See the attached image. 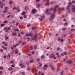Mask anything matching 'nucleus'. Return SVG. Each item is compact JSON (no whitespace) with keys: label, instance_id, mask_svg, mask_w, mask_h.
I'll return each instance as SVG.
<instances>
[{"label":"nucleus","instance_id":"4d7b16f0","mask_svg":"<svg viewBox=\"0 0 75 75\" xmlns=\"http://www.w3.org/2000/svg\"><path fill=\"white\" fill-rule=\"evenodd\" d=\"M53 59H56V57H53Z\"/></svg>","mask_w":75,"mask_h":75},{"label":"nucleus","instance_id":"774afa93","mask_svg":"<svg viewBox=\"0 0 75 75\" xmlns=\"http://www.w3.org/2000/svg\"><path fill=\"white\" fill-rule=\"evenodd\" d=\"M52 10H53V9L52 8H50V11H52Z\"/></svg>","mask_w":75,"mask_h":75},{"label":"nucleus","instance_id":"b1692460","mask_svg":"<svg viewBox=\"0 0 75 75\" xmlns=\"http://www.w3.org/2000/svg\"><path fill=\"white\" fill-rule=\"evenodd\" d=\"M44 56L42 55V56H41L40 58H41V59H42V58H44Z\"/></svg>","mask_w":75,"mask_h":75},{"label":"nucleus","instance_id":"de8ad7c7","mask_svg":"<svg viewBox=\"0 0 75 75\" xmlns=\"http://www.w3.org/2000/svg\"><path fill=\"white\" fill-rule=\"evenodd\" d=\"M72 3H75V1H72Z\"/></svg>","mask_w":75,"mask_h":75},{"label":"nucleus","instance_id":"5701e85b","mask_svg":"<svg viewBox=\"0 0 75 75\" xmlns=\"http://www.w3.org/2000/svg\"><path fill=\"white\" fill-rule=\"evenodd\" d=\"M30 50H33V46H30Z\"/></svg>","mask_w":75,"mask_h":75},{"label":"nucleus","instance_id":"49530a36","mask_svg":"<svg viewBox=\"0 0 75 75\" xmlns=\"http://www.w3.org/2000/svg\"><path fill=\"white\" fill-rule=\"evenodd\" d=\"M7 23V21H4V23L5 24H6V23Z\"/></svg>","mask_w":75,"mask_h":75},{"label":"nucleus","instance_id":"3c124183","mask_svg":"<svg viewBox=\"0 0 75 75\" xmlns=\"http://www.w3.org/2000/svg\"><path fill=\"white\" fill-rule=\"evenodd\" d=\"M25 36L26 37H28V36H29V34H27L25 35Z\"/></svg>","mask_w":75,"mask_h":75},{"label":"nucleus","instance_id":"a211bd4d","mask_svg":"<svg viewBox=\"0 0 75 75\" xmlns=\"http://www.w3.org/2000/svg\"><path fill=\"white\" fill-rule=\"evenodd\" d=\"M75 30V29H71L70 31H74Z\"/></svg>","mask_w":75,"mask_h":75},{"label":"nucleus","instance_id":"20e7f679","mask_svg":"<svg viewBox=\"0 0 75 75\" xmlns=\"http://www.w3.org/2000/svg\"><path fill=\"white\" fill-rule=\"evenodd\" d=\"M55 55L54 54H51L49 55V58H52L53 57H54Z\"/></svg>","mask_w":75,"mask_h":75},{"label":"nucleus","instance_id":"c9c22d12","mask_svg":"<svg viewBox=\"0 0 75 75\" xmlns=\"http://www.w3.org/2000/svg\"><path fill=\"white\" fill-rule=\"evenodd\" d=\"M64 72L63 71H61V74L62 75H64Z\"/></svg>","mask_w":75,"mask_h":75},{"label":"nucleus","instance_id":"79ce46f5","mask_svg":"<svg viewBox=\"0 0 75 75\" xmlns=\"http://www.w3.org/2000/svg\"><path fill=\"white\" fill-rule=\"evenodd\" d=\"M39 21H42V19L41 18H41H39Z\"/></svg>","mask_w":75,"mask_h":75},{"label":"nucleus","instance_id":"13d9d810","mask_svg":"<svg viewBox=\"0 0 75 75\" xmlns=\"http://www.w3.org/2000/svg\"><path fill=\"white\" fill-rule=\"evenodd\" d=\"M2 74V71H0V75H1V74Z\"/></svg>","mask_w":75,"mask_h":75},{"label":"nucleus","instance_id":"473e14b6","mask_svg":"<svg viewBox=\"0 0 75 75\" xmlns=\"http://www.w3.org/2000/svg\"><path fill=\"white\" fill-rule=\"evenodd\" d=\"M24 9L25 10H28V8H27V7H25V8Z\"/></svg>","mask_w":75,"mask_h":75},{"label":"nucleus","instance_id":"f3484780","mask_svg":"<svg viewBox=\"0 0 75 75\" xmlns=\"http://www.w3.org/2000/svg\"><path fill=\"white\" fill-rule=\"evenodd\" d=\"M8 70L9 71H11L12 70V68L11 67H10L8 69Z\"/></svg>","mask_w":75,"mask_h":75},{"label":"nucleus","instance_id":"4be33fe9","mask_svg":"<svg viewBox=\"0 0 75 75\" xmlns=\"http://www.w3.org/2000/svg\"><path fill=\"white\" fill-rule=\"evenodd\" d=\"M35 69H33V70L32 72H33V73H34V72H35Z\"/></svg>","mask_w":75,"mask_h":75},{"label":"nucleus","instance_id":"f257e3e1","mask_svg":"<svg viewBox=\"0 0 75 75\" xmlns=\"http://www.w3.org/2000/svg\"><path fill=\"white\" fill-rule=\"evenodd\" d=\"M37 35H34V37H33V38H31V40H35V41H37Z\"/></svg>","mask_w":75,"mask_h":75},{"label":"nucleus","instance_id":"6e6552de","mask_svg":"<svg viewBox=\"0 0 75 75\" xmlns=\"http://www.w3.org/2000/svg\"><path fill=\"white\" fill-rule=\"evenodd\" d=\"M32 13L33 14H34L35 11H36V10H35V9H33L32 10Z\"/></svg>","mask_w":75,"mask_h":75},{"label":"nucleus","instance_id":"338daca9","mask_svg":"<svg viewBox=\"0 0 75 75\" xmlns=\"http://www.w3.org/2000/svg\"><path fill=\"white\" fill-rule=\"evenodd\" d=\"M47 50H48V49H50V47H47Z\"/></svg>","mask_w":75,"mask_h":75},{"label":"nucleus","instance_id":"7c9ffc66","mask_svg":"<svg viewBox=\"0 0 75 75\" xmlns=\"http://www.w3.org/2000/svg\"><path fill=\"white\" fill-rule=\"evenodd\" d=\"M27 41H30V38H27Z\"/></svg>","mask_w":75,"mask_h":75},{"label":"nucleus","instance_id":"423d86ee","mask_svg":"<svg viewBox=\"0 0 75 75\" xmlns=\"http://www.w3.org/2000/svg\"><path fill=\"white\" fill-rule=\"evenodd\" d=\"M54 17H55V15L54 14H52L51 16V19H53L54 18Z\"/></svg>","mask_w":75,"mask_h":75},{"label":"nucleus","instance_id":"f8f14e48","mask_svg":"<svg viewBox=\"0 0 75 75\" xmlns=\"http://www.w3.org/2000/svg\"><path fill=\"white\" fill-rule=\"evenodd\" d=\"M16 35H17V34H16V33H13L12 34V35H13V36H16Z\"/></svg>","mask_w":75,"mask_h":75},{"label":"nucleus","instance_id":"6ab92c4d","mask_svg":"<svg viewBox=\"0 0 75 75\" xmlns=\"http://www.w3.org/2000/svg\"><path fill=\"white\" fill-rule=\"evenodd\" d=\"M29 35L30 36V37H31V36L33 35V34L30 33L29 34Z\"/></svg>","mask_w":75,"mask_h":75},{"label":"nucleus","instance_id":"0eeeda50","mask_svg":"<svg viewBox=\"0 0 75 75\" xmlns=\"http://www.w3.org/2000/svg\"><path fill=\"white\" fill-rule=\"evenodd\" d=\"M67 63H68L69 64H71L73 63V61L69 60L67 62Z\"/></svg>","mask_w":75,"mask_h":75},{"label":"nucleus","instance_id":"69168bd1","mask_svg":"<svg viewBox=\"0 0 75 75\" xmlns=\"http://www.w3.org/2000/svg\"><path fill=\"white\" fill-rule=\"evenodd\" d=\"M13 10H16V7H14V8H13Z\"/></svg>","mask_w":75,"mask_h":75},{"label":"nucleus","instance_id":"bb28decb","mask_svg":"<svg viewBox=\"0 0 75 75\" xmlns=\"http://www.w3.org/2000/svg\"><path fill=\"white\" fill-rule=\"evenodd\" d=\"M0 25H1V27H3V26H4V24H1Z\"/></svg>","mask_w":75,"mask_h":75},{"label":"nucleus","instance_id":"09e8293b","mask_svg":"<svg viewBox=\"0 0 75 75\" xmlns=\"http://www.w3.org/2000/svg\"><path fill=\"white\" fill-rule=\"evenodd\" d=\"M4 8L5 10H7L8 8H7V7H5Z\"/></svg>","mask_w":75,"mask_h":75},{"label":"nucleus","instance_id":"052dcab7","mask_svg":"<svg viewBox=\"0 0 75 75\" xmlns=\"http://www.w3.org/2000/svg\"><path fill=\"white\" fill-rule=\"evenodd\" d=\"M62 18H64V17H65V16L64 15H62Z\"/></svg>","mask_w":75,"mask_h":75},{"label":"nucleus","instance_id":"7ed1b4c3","mask_svg":"<svg viewBox=\"0 0 75 75\" xmlns=\"http://www.w3.org/2000/svg\"><path fill=\"white\" fill-rule=\"evenodd\" d=\"M71 7L72 8V10L75 13V7L74 5H71Z\"/></svg>","mask_w":75,"mask_h":75},{"label":"nucleus","instance_id":"ddd939ff","mask_svg":"<svg viewBox=\"0 0 75 75\" xmlns=\"http://www.w3.org/2000/svg\"><path fill=\"white\" fill-rule=\"evenodd\" d=\"M62 31H65L66 30V28H62Z\"/></svg>","mask_w":75,"mask_h":75},{"label":"nucleus","instance_id":"aec40b11","mask_svg":"<svg viewBox=\"0 0 75 75\" xmlns=\"http://www.w3.org/2000/svg\"><path fill=\"white\" fill-rule=\"evenodd\" d=\"M10 55L8 54L7 57V58H10Z\"/></svg>","mask_w":75,"mask_h":75},{"label":"nucleus","instance_id":"cd10ccee","mask_svg":"<svg viewBox=\"0 0 75 75\" xmlns=\"http://www.w3.org/2000/svg\"><path fill=\"white\" fill-rule=\"evenodd\" d=\"M44 67H45V68H47V67H48V66L46 64H45L44 65Z\"/></svg>","mask_w":75,"mask_h":75},{"label":"nucleus","instance_id":"0e129e2a","mask_svg":"<svg viewBox=\"0 0 75 75\" xmlns=\"http://www.w3.org/2000/svg\"><path fill=\"white\" fill-rule=\"evenodd\" d=\"M59 71V68H57V70H56L57 72H58V71Z\"/></svg>","mask_w":75,"mask_h":75},{"label":"nucleus","instance_id":"2eb2a0df","mask_svg":"<svg viewBox=\"0 0 75 75\" xmlns=\"http://www.w3.org/2000/svg\"><path fill=\"white\" fill-rule=\"evenodd\" d=\"M40 6V5L39 4H38L36 5V7H37V8H38V7H39Z\"/></svg>","mask_w":75,"mask_h":75},{"label":"nucleus","instance_id":"412c9836","mask_svg":"<svg viewBox=\"0 0 75 75\" xmlns=\"http://www.w3.org/2000/svg\"><path fill=\"white\" fill-rule=\"evenodd\" d=\"M67 23H65L64 24V26H67Z\"/></svg>","mask_w":75,"mask_h":75},{"label":"nucleus","instance_id":"9d476101","mask_svg":"<svg viewBox=\"0 0 75 75\" xmlns=\"http://www.w3.org/2000/svg\"><path fill=\"white\" fill-rule=\"evenodd\" d=\"M70 7H71L70 6H68L66 8L67 10H69Z\"/></svg>","mask_w":75,"mask_h":75},{"label":"nucleus","instance_id":"1a4fd4ad","mask_svg":"<svg viewBox=\"0 0 75 75\" xmlns=\"http://www.w3.org/2000/svg\"><path fill=\"white\" fill-rule=\"evenodd\" d=\"M50 67H51V68L52 69H53V70H54V69H55V68H54V67L53 66H52L51 65H50Z\"/></svg>","mask_w":75,"mask_h":75},{"label":"nucleus","instance_id":"e2e57ef3","mask_svg":"<svg viewBox=\"0 0 75 75\" xmlns=\"http://www.w3.org/2000/svg\"><path fill=\"white\" fill-rule=\"evenodd\" d=\"M69 5H71V4H72V3H71V2H69Z\"/></svg>","mask_w":75,"mask_h":75},{"label":"nucleus","instance_id":"603ef678","mask_svg":"<svg viewBox=\"0 0 75 75\" xmlns=\"http://www.w3.org/2000/svg\"><path fill=\"white\" fill-rule=\"evenodd\" d=\"M30 25H31L30 24L27 25V26H28V27H30Z\"/></svg>","mask_w":75,"mask_h":75},{"label":"nucleus","instance_id":"dca6fc26","mask_svg":"<svg viewBox=\"0 0 75 75\" xmlns=\"http://www.w3.org/2000/svg\"><path fill=\"white\" fill-rule=\"evenodd\" d=\"M0 7L1 8H3V4H0Z\"/></svg>","mask_w":75,"mask_h":75},{"label":"nucleus","instance_id":"72a5a7b5","mask_svg":"<svg viewBox=\"0 0 75 75\" xmlns=\"http://www.w3.org/2000/svg\"><path fill=\"white\" fill-rule=\"evenodd\" d=\"M0 70L1 71H2V70H3V67H0Z\"/></svg>","mask_w":75,"mask_h":75},{"label":"nucleus","instance_id":"5fc2aeb1","mask_svg":"<svg viewBox=\"0 0 75 75\" xmlns=\"http://www.w3.org/2000/svg\"><path fill=\"white\" fill-rule=\"evenodd\" d=\"M63 54L64 55H66V54H67V53H66V52H64Z\"/></svg>","mask_w":75,"mask_h":75},{"label":"nucleus","instance_id":"ea45409f","mask_svg":"<svg viewBox=\"0 0 75 75\" xmlns=\"http://www.w3.org/2000/svg\"><path fill=\"white\" fill-rule=\"evenodd\" d=\"M10 64H13L14 63V62L13 61H11V62H10Z\"/></svg>","mask_w":75,"mask_h":75},{"label":"nucleus","instance_id":"f03ea898","mask_svg":"<svg viewBox=\"0 0 75 75\" xmlns=\"http://www.w3.org/2000/svg\"><path fill=\"white\" fill-rule=\"evenodd\" d=\"M11 29V28H10V27L4 28V30H5V32H7L8 30H10Z\"/></svg>","mask_w":75,"mask_h":75},{"label":"nucleus","instance_id":"37998d69","mask_svg":"<svg viewBox=\"0 0 75 75\" xmlns=\"http://www.w3.org/2000/svg\"><path fill=\"white\" fill-rule=\"evenodd\" d=\"M17 9L18 10V12H19V11H20V10L18 9V8H17Z\"/></svg>","mask_w":75,"mask_h":75},{"label":"nucleus","instance_id":"680f3d73","mask_svg":"<svg viewBox=\"0 0 75 75\" xmlns=\"http://www.w3.org/2000/svg\"><path fill=\"white\" fill-rule=\"evenodd\" d=\"M27 16H26V15H24V16H23V18H26V17Z\"/></svg>","mask_w":75,"mask_h":75},{"label":"nucleus","instance_id":"39448f33","mask_svg":"<svg viewBox=\"0 0 75 75\" xmlns=\"http://www.w3.org/2000/svg\"><path fill=\"white\" fill-rule=\"evenodd\" d=\"M48 11H49V10L48 9H47L46 11H45V13H46V14H51V13L48 12Z\"/></svg>","mask_w":75,"mask_h":75},{"label":"nucleus","instance_id":"c03bdc74","mask_svg":"<svg viewBox=\"0 0 75 75\" xmlns=\"http://www.w3.org/2000/svg\"><path fill=\"white\" fill-rule=\"evenodd\" d=\"M58 6H55V8H56V9H57V8H58Z\"/></svg>","mask_w":75,"mask_h":75},{"label":"nucleus","instance_id":"f704fd0d","mask_svg":"<svg viewBox=\"0 0 75 75\" xmlns=\"http://www.w3.org/2000/svg\"><path fill=\"white\" fill-rule=\"evenodd\" d=\"M33 48L34 50H36V49H37V47L35 46H34Z\"/></svg>","mask_w":75,"mask_h":75},{"label":"nucleus","instance_id":"864d4df0","mask_svg":"<svg viewBox=\"0 0 75 75\" xmlns=\"http://www.w3.org/2000/svg\"><path fill=\"white\" fill-rule=\"evenodd\" d=\"M56 8H54V12H55V11L56 10Z\"/></svg>","mask_w":75,"mask_h":75},{"label":"nucleus","instance_id":"58836bf2","mask_svg":"<svg viewBox=\"0 0 75 75\" xmlns=\"http://www.w3.org/2000/svg\"><path fill=\"white\" fill-rule=\"evenodd\" d=\"M57 50H60V48L59 47H57Z\"/></svg>","mask_w":75,"mask_h":75},{"label":"nucleus","instance_id":"2f4dec72","mask_svg":"<svg viewBox=\"0 0 75 75\" xmlns=\"http://www.w3.org/2000/svg\"><path fill=\"white\" fill-rule=\"evenodd\" d=\"M65 61H66V59H65L64 58L63 59V62H65Z\"/></svg>","mask_w":75,"mask_h":75},{"label":"nucleus","instance_id":"4468645a","mask_svg":"<svg viewBox=\"0 0 75 75\" xmlns=\"http://www.w3.org/2000/svg\"><path fill=\"white\" fill-rule=\"evenodd\" d=\"M13 4V1H10L9 2V4Z\"/></svg>","mask_w":75,"mask_h":75},{"label":"nucleus","instance_id":"8fccbe9b","mask_svg":"<svg viewBox=\"0 0 75 75\" xmlns=\"http://www.w3.org/2000/svg\"><path fill=\"white\" fill-rule=\"evenodd\" d=\"M40 1V0H36V2H39Z\"/></svg>","mask_w":75,"mask_h":75},{"label":"nucleus","instance_id":"a878e982","mask_svg":"<svg viewBox=\"0 0 75 75\" xmlns=\"http://www.w3.org/2000/svg\"><path fill=\"white\" fill-rule=\"evenodd\" d=\"M33 61H34V60H31L30 61H29V62L30 63H32V62H33Z\"/></svg>","mask_w":75,"mask_h":75},{"label":"nucleus","instance_id":"bf43d9fd","mask_svg":"<svg viewBox=\"0 0 75 75\" xmlns=\"http://www.w3.org/2000/svg\"><path fill=\"white\" fill-rule=\"evenodd\" d=\"M7 48L6 47H4L3 48L4 50H7Z\"/></svg>","mask_w":75,"mask_h":75},{"label":"nucleus","instance_id":"393cba45","mask_svg":"<svg viewBox=\"0 0 75 75\" xmlns=\"http://www.w3.org/2000/svg\"><path fill=\"white\" fill-rule=\"evenodd\" d=\"M50 4H54V2L53 1H52L50 2Z\"/></svg>","mask_w":75,"mask_h":75},{"label":"nucleus","instance_id":"c756f323","mask_svg":"<svg viewBox=\"0 0 75 75\" xmlns=\"http://www.w3.org/2000/svg\"><path fill=\"white\" fill-rule=\"evenodd\" d=\"M21 74H22V75H25V73L24 72H22L21 73Z\"/></svg>","mask_w":75,"mask_h":75},{"label":"nucleus","instance_id":"6e6d98bb","mask_svg":"<svg viewBox=\"0 0 75 75\" xmlns=\"http://www.w3.org/2000/svg\"><path fill=\"white\" fill-rule=\"evenodd\" d=\"M15 30L16 31H19V30L18 29H15Z\"/></svg>","mask_w":75,"mask_h":75},{"label":"nucleus","instance_id":"c85d7f7f","mask_svg":"<svg viewBox=\"0 0 75 75\" xmlns=\"http://www.w3.org/2000/svg\"><path fill=\"white\" fill-rule=\"evenodd\" d=\"M35 29V27H33L32 28V30H34Z\"/></svg>","mask_w":75,"mask_h":75},{"label":"nucleus","instance_id":"4c0bfd02","mask_svg":"<svg viewBox=\"0 0 75 75\" xmlns=\"http://www.w3.org/2000/svg\"><path fill=\"white\" fill-rule=\"evenodd\" d=\"M73 35L74 34H72L71 35H69V37H72V35Z\"/></svg>","mask_w":75,"mask_h":75},{"label":"nucleus","instance_id":"a19ab883","mask_svg":"<svg viewBox=\"0 0 75 75\" xmlns=\"http://www.w3.org/2000/svg\"><path fill=\"white\" fill-rule=\"evenodd\" d=\"M44 18V16H42L41 17V18L42 19H43V18Z\"/></svg>","mask_w":75,"mask_h":75},{"label":"nucleus","instance_id":"9b49d317","mask_svg":"<svg viewBox=\"0 0 75 75\" xmlns=\"http://www.w3.org/2000/svg\"><path fill=\"white\" fill-rule=\"evenodd\" d=\"M25 14V12L23 11L22 13H21L22 16H23V15H24Z\"/></svg>","mask_w":75,"mask_h":75},{"label":"nucleus","instance_id":"a18cd8bd","mask_svg":"<svg viewBox=\"0 0 75 75\" xmlns=\"http://www.w3.org/2000/svg\"><path fill=\"white\" fill-rule=\"evenodd\" d=\"M3 50L2 49L0 50V52H3Z\"/></svg>","mask_w":75,"mask_h":75},{"label":"nucleus","instance_id":"e433bc0d","mask_svg":"<svg viewBox=\"0 0 75 75\" xmlns=\"http://www.w3.org/2000/svg\"><path fill=\"white\" fill-rule=\"evenodd\" d=\"M37 61H40V59L39 58H38L37 59Z\"/></svg>","mask_w":75,"mask_h":75}]
</instances>
